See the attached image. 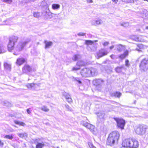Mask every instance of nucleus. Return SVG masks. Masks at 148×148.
Returning <instances> with one entry per match:
<instances>
[{
    "instance_id": "f257e3e1",
    "label": "nucleus",
    "mask_w": 148,
    "mask_h": 148,
    "mask_svg": "<svg viewBox=\"0 0 148 148\" xmlns=\"http://www.w3.org/2000/svg\"><path fill=\"white\" fill-rule=\"evenodd\" d=\"M120 136L119 132L117 131H113L109 134L107 139V145L112 146L117 143Z\"/></svg>"
},
{
    "instance_id": "f03ea898",
    "label": "nucleus",
    "mask_w": 148,
    "mask_h": 148,
    "mask_svg": "<svg viewBox=\"0 0 148 148\" xmlns=\"http://www.w3.org/2000/svg\"><path fill=\"white\" fill-rule=\"evenodd\" d=\"M123 145L128 147L136 148L139 145L138 141L135 139L129 138L125 140L123 142Z\"/></svg>"
},
{
    "instance_id": "7ed1b4c3",
    "label": "nucleus",
    "mask_w": 148,
    "mask_h": 148,
    "mask_svg": "<svg viewBox=\"0 0 148 148\" xmlns=\"http://www.w3.org/2000/svg\"><path fill=\"white\" fill-rule=\"evenodd\" d=\"M18 39L17 36H12L9 38V42L8 45V50L9 51H11L14 49V45Z\"/></svg>"
},
{
    "instance_id": "20e7f679",
    "label": "nucleus",
    "mask_w": 148,
    "mask_h": 148,
    "mask_svg": "<svg viewBox=\"0 0 148 148\" xmlns=\"http://www.w3.org/2000/svg\"><path fill=\"white\" fill-rule=\"evenodd\" d=\"M29 41L30 40H29L23 42H19L15 48L14 50L15 52L14 54L16 55H18V53L23 49Z\"/></svg>"
},
{
    "instance_id": "39448f33",
    "label": "nucleus",
    "mask_w": 148,
    "mask_h": 148,
    "mask_svg": "<svg viewBox=\"0 0 148 148\" xmlns=\"http://www.w3.org/2000/svg\"><path fill=\"white\" fill-rule=\"evenodd\" d=\"M81 124L84 127L89 129L94 134L96 135L97 134L98 131L94 125L84 121H81Z\"/></svg>"
},
{
    "instance_id": "423d86ee",
    "label": "nucleus",
    "mask_w": 148,
    "mask_h": 148,
    "mask_svg": "<svg viewBox=\"0 0 148 148\" xmlns=\"http://www.w3.org/2000/svg\"><path fill=\"white\" fill-rule=\"evenodd\" d=\"M134 130L136 133L138 134L142 135L145 134V129L142 125H139L136 126L134 128Z\"/></svg>"
},
{
    "instance_id": "0eeeda50",
    "label": "nucleus",
    "mask_w": 148,
    "mask_h": 148,
    "mask_svg": "<svg viewBox=\"0 0 148 148\" xmlns=\"http://www.w3.org/2000/svg\"><path fill=\"white\" fill-rule=\"evenodd\" d=\"M140 67V69L144 71H146L148 69V59L145 58L141 61Z\"/></svg>"
},
{
    "instance_id": "6e6552de",
    "label": "nucleus",
    "mask_w": 148,
    "mask_h": 148,
    "mask_svg": "<svg viewBox=\"0 0 148 148\" xmlns=\"http://www.w3.org/2000/svg\"><path fill=\"white\" fill-rule=\"evenodd\" d=\"M115 119L117 123L118 126L121 129H123L125 124V121L121 119Z\"/></svg>"
},
{
    "instance_id": "1a4fd4ad",
    "label": "nucleus",
    "mask_w": 148,
    "mask_h": 148,
    "mask_svg": "<svg viewBox=\"0 0 148 148\" xmlns=\"http://www.w3.org/2000/svg\"><path fill=\"white\" fill-rule=\"evenodd\" d=\"M80 73L82 76L84 77H90L88 68H85L81 70Z\"/></svg>"
},
{
    "instance_id": "9d476101",
    "label": "nucleus",
    "mask_w": 148,
    "mask_h": 148,
    "mask_svg": "<svg viewBox=\"0 0 148 148\" xmlns=\"http://www.w3.org/2000/svg\"><path fill=\"white\" fill-rule=\"evenodd\" d=\"M89 68L90 77L95 76L98 74V72L96 69L93 68Z\"/></svg>"
},
{
    "instance_id": "9b49d317",
    "label": "nucleus",
    "mask_w": 148,
    "mask_h": 148,
    "mask_svg": "<svg viewBox=\"0 0 148 148\" xmlns=\"http://www.w3.org/2000/svg\"><path fill=\"white\" fill-rule=\"evenodd\" d=\"M32 69L30 66L28 65H25L23 68L22 71L23 73H27L30 72Z\"/></svg>"
},
{
    "instance_id": "f8f14e48",
    "label": "nucleus",
    "mask_w": 148,
    "mask_h": 148,
    "mask_svg": "<svg viewBox=\"0 0 148 148\" xmlns=\"http://www.w3.org/2000/svg\"><path fill=\"white\" fill-rule=\"evenodd\" d=\"M108 53L107 51L102 49L97 54V56H96L97 58L99 59L103 56L106 55Z\"/></svg>"
},
{
    "instance_id": "ddd939ff",
    "label": "nucleus",
    "mask_w": 148,
    "mask_h": 148,
    "mask_svg": "<svg viewBox=\"0 0 148 148\" xmlns=\"http://www.w3.org/2000/svg\"><path fill=\"white\" fill-rule=\"evenodd\" d=\"M26 86L29 89H36L37 87H39V85L37 84H28Z\"/></svg>"
},
{
    "instance_id": "4468645a",
    "label": "nucleus",
    "mask_w": 148,
    "mask_h": 148,
    "mask_svg": "<svg viewBox=\"0 0 148 148\" xmlns=\"http://www.w3.org/2000/svg\"><path fill=\"white\" fill-rule=\"evenodd\" d=\"M103 21L100 19H98L96 21H92L91 22L92 25L95 26L101 25Z\"/></svg>"
},
{
    "instance_id": "2eb2a0df",
    "label": "nucleus",
    "mask_w": 148,
    "mask_h": 148,
    "mask_svg": "<svg viewBox=\"0 0 148 148\" xmlns=\"http://www.w3.org/2000/svg\"><path fill=\"white\" fill-rule=\"evenodd\" d=\"M44 43L45 44V49L49 48L53 45L52 42L47 40L45 41Z\"/></svg>"
},
{
    "instance_id": "dca6fc26",
    "label": "nucleus",
    "mask_w": 148,
    "mask_h": 148,
    "mask_svg": "<svg viewBox=\"0 0 148 148\" xmlns=\"http://www.w3.org/2000/svg\"><path fill=\"white\" fill-rule=\"evenodd\" d=\"M137 46L140 49L137 48L136 49L139 51H141L140 49H146L148 51V47L147 46L144 45L142 44H138L137 45Z\"/></svg>"
},
{
    "instance_id": "f3484780",
    "label": "nucleus",
    "mask_w": 148,
    "mask_h": 148,
    "mask_svg": "<svg viewBox=\"0 0 148 148\" xmlns=\"http://www.w3.org/2000/svg\"><path fill=\"white\" fill-rule=\"evenodd\" d=\"M25 62L24 59L23 58L18 59L17 60L16 63L19 65H21L23 64Z\"/></svg>"
},
{
    "instance_id": "a211bd4d",
    "label": "nucleus",
    "mask_w": 148,
    "mask_h": 148,
    "mask_svg": "<svg viewBox=\"0 0 148 148\" xmlns=\"http://www.w3.org/2000/svg\"><path fill=\"white\" fill-rule=\"evenodd\" d=\"M128 54V51H125L123 54L119 56V58L121 59H123L127 56Z\"/></svg>"
},
{
    "instance_id": "6ab92c4d",
    "label": "nucleus",
    "mask_w": 148,
    "mask_h": 148,
    "mask_svg": "<svg viewBox=\"0 0 148 148\" xmlns=\"http://www.w3.org/2000/svg\"><path fill=\"white\" fill-rule=\"evenodd\" d=\"M60 5L58 4H53L52 5V8L54 10H58L60 8Z\"/></svg>"
},
{
    "instance_id": "aec40b11",
    "label": "nucleus",
    "mask_w": 148,
    "mask_h": 148,
    "mask_svg": "<svg viewBox=\"0 0 148 148\" xmlns=\"http://www.w3.org/2000/svg\"><path fill=\"white\" fill-rule=\"evenodd\" d=\"M81 58V56L78 54L74 55L72 58V60L74 61H76L80 59Z\"/></svg>"
},
{
    "instance_id": "412c9836",
    "label": "nucleus",
    "mask_w": 148,
    "mask_h": 148,
    "mask_svg": "<svg viewBox=\"0 0 148 148\" xmlns=\"http://www.w3.org/2000/svg\"><path fill=\"white\" fill-rule=\"evenodd\" d=\"M85 63L82 60L78 61L77 63V65L78 66H84L85 65Z\"/></svg>"
},
{
    "instance_id": "4be33fe9",
    "label": "nucleus",
    "mask_w": 148,
    "mask_h": 148,
    "mask_svg": "<svg viewBox=\"0 0 148 148\" xmlns=\"http://www.w3.org/2000/svg\"><path fill=\"white\" fill-rule=\"evenodd\" d=\"M97 40L92 41L90 40H86L85 43L87 45H92L94 44V43L97 41Z\"/></svg>"
},
{
    "instance_id": "5701e85b",
    "label": "nucleus",
    "mask_w": 148,
    "mask_h": 148,
    "mask_svg": "<svg viewBox=\"0 0 148 148\" xmlns=\"http://www.w3.org/2000/svg\"><path fill=\"white\" fill-rule=\"evenodd\" d=\"M3 138H5L12 140L13 137L12 134L11 135H4Z\"/></svg>"
},
{
    "instance_id": "b1692460",
    "label": "nucleus",
    "mask_w": 148,
    "mask_h": 148,
    "mask_svg": "<svg viewBox=\"0 0 148 148\" xmlns=\"http://www.w3.org/2000/svg\"><path fill=\"white\" fill-rule=\"evenodd\" d=\"M125 47L122 45H119L117 46V49L118 51H121L124 49Z\"/></svg>"
},
{
    "instance_id": "393cba45",
    "label": "nucleus",
    "mask_w": 148,
    "mask_h": 148,
    "mask_svg": "<svg viewBox=\"0 0 148 148\" xmlns=\"http://www.w3.org/2000/svg\"><path fill=\"white\" fill-rule=\"evenodd\" d=\"M14 122L16 124L20 126H25V124L23 122H20L17 121H15Z\"/></svg>"
},
{
    "instance_id": "a878e982",
    "label": "nucleus",
    "mask_w": 148,
    "mask_h": 148,
    "mask_svg": "<svg viewBox=\"0 0 148 148\" xmlns=\"http://www.w3.org/2000/svg\"><path fill=\"white\" fill-rule=\"evenodd\" d=\"M33 15L34 17L38 18L40 16V12H34Z\"/></svg>"
},
{
    "instance_id": "bb28decb",
    "label": "nucleus",
    "mask_w": 148,
    "mask_h": 148,
    "mask_svg": "<svg viewBox=\"0 0 148 148\" xmlns=\"http://www.w3.org/2000/svg\"><path fill=\"white\" fill-rule=\"evenodd\" d=\"M41 109L45 112H47L49 111V109L45 106H42L41 108Z\"/></svg>"
},
{
    "instance_id": "cd10ccee",
    "label": "nucleus",
    "mask_w": 148,
    "mask_h": 148,
    "mask_svg": "<svg viewBox=\"0 0 148 148\" xmlns=\"http://www.w3.org/2000/svg\"><path fill=\"white\" fill-rule=\"evenodd\" d=\"M4 66L5 69L8 70H10L11 68V65L5 62L4 63Z\"/></svg>"
},
{
    "instance_id": "c85d7f7f",
    "label": "nucleus",
    "mask_w": 148,
    "mask_h": 148,
    "mask_svg": "<svg viewBox=\"0 0 148 148\" xmlns=\"http://www.w3.org/2000/svg\"><path fill=\"white\" fill-rule=\"evenodd\" d=\"M44 146V144L43 143H38L36 145V148H42Z\"/></svg>"
},
{
    "instance_id": "c756f323",
    "label": "nucleus",
    "mask_w": 148,
    "mask_h": 148,
    "mask_svg": "<svg viewBox=\"0 0 148 148\" xmlns=\"http://www.w3.org/2000/svg\"><path fill=\"white\" fill-rule=\"evenodd\" d=\"M18 135L21 138H24L27 136V134L26 133L18 134Z\"/></svg>"
},
{
    "instance_id": "7c9ffc66",
    "label": "nucleus",
    "mask_w": 148,
    "mask_h": 148,
    "mask_svg": "<svg viewBox=\"0 0 148 148\" xmlns=\"http://www.w3.org/2000/svg\"><path fill=\"white\" fill-rule=\"evenodd\" d=\"M63 95L65 97L66 99L71 97L70 96L68 93H66L65 92H63Z\"/></svg>"
},
{
    "instance_id": "2f4dec72",
    "label": "nucleus",
    "mask_w": 148,
    "mask_h": 148,
    "mask_svg": "<svg viewBox=\"0 0 148 148\" xmlns=\"http://www.w3.org/2000/svg\"><path fill=\"white\" fill-rule=\"evenodd\" d=\"M122 1L127 3H134L135 0H122Z\"/></svg>"
},
{
    "instance_id": "473e14b6",
    "label": "nucleus",
    "mask_w": 148,
    "mask_h": 148,
    "mask_svg": "<svg viewBox=\"0 0 148 148\" xmlns=\"http://www.w3.org/2000/svg\"><path fill=\"white\" fill-rule=\"evenodd\" d=\"M122 68V67H117L115 69V71L117 72L120 73L121 71Z\"/></svg>"
},
{
    "instance_id": "72a5a7b5",
    "label": "nucleus",
    "mask_w": 148,
    "mask_h": 148,
    "mask_svg": "<svg viewBox=\"0 0 148 148\" xmlns=\"http://www.w3.org/2000/svg\"><path fill=\"white\" fill-rule=\"evenodd\" d=\"M97 116L100 118H103L104 116V114L101 112H99L97 114Z\"/></svg>"
},
{
    "instance_id": "f704fd0d",
    "label": "nucleus",
    "mask_w": 148,
    "mask_h": 148,
    "mask_svg": "<svg viewBox=\"0 0 148 148\" xmlns=\"http://www.w3.org/2000/svg\"><path fill=\"white\" fill-rule=\"evenodd\" d=\"M77 67H73L72 69V71H76L78 70H79L80 69V67L79 66H78L77 65Z\"/></svg>"
},
{
    "instance_id": "c9c22d12",
    "label": "nucleus",
    "mask_w": 148,
    "mask_h": 148,
    "mask_svg": "<svg viewBox=\"0 0 148 148\" xmlns=\"http://www.w3.org/2000/svg\"><path fill=\"white\" fill-rule=\"evenodd\" d=\"M121 95V94L119 92H116L114 93V96L117 97H119Z\"/></svg>"
},
{
    "instance_id": "e433bc0d",
    "label": "nucleus",
    "mask_w": 148,
    "mask_h": 148,
    "mask_svg": "<svg viewBox=\"0 0 148 148\" xmlns=\"http://www.w3.org/2000/svg\"><path fill=\"white\" fill-rule=\"evenodd\" d=\"M74 81H76L77 82V83L78 84H81V83H82L81 82L80 80H79L78 79V78H74Z\"/></svg>"
},
{
    "instance_id": "4c0bfd02",
    "label": "nucleus",
    "mask_w": 148,
    "mask_h": 148,
    "mask_svg": "<svg viewBox=\"0 0 148 148\" xmlns=\"http://www.w3.org/2000/svg\"><path fill=\"white\" fill-rule=\"evenodd\" d=\"M5 52L4 48L0 46V53H3Z\"/></svg>"
},
{
    "instance_id": "58836bf2",
    "label": "nucleus",
    "mask_w": 148,
    "mask_h": 148,
    "mask_svg": "<svg viewBox=\"0 0 148 148\" xmlns=\"http://www.w3.org/2000/svg\"><path fill=\"white\" fill-rule=\"evenodd\" d=\"M88 145L90 148H96L95 147L93 146L92 144L91 143H89Z\"/></svg>"
},
{
    "instance_id": "ea45409f",
    "label": "nucleus",
    "mask_w": 148,
    "mask_h": 148,
    "mask_svg": "<svg viewBox=\"0 0 148 148\" xmlns=\"http://www.w3.org/2000/svg\"><path fill=\"white\" fill-rule=\"evenodd\" d=\"M3 1L8 3H11L12 2V0H3Z\"/></svg>"
},
{
    "instance_id": "a19ab883",
    "label": "nucleus",
    "mask_w": 148,
    "mask_h": 148,
    "mask_svg": "<svg viewBox=\"0 0 148 148\" xmlns=\"http://www.w3.org/2000/svg\"><path fill=\"white\" fill-rule=\"evenodd\" d=\"M125 65L127 67H129L130 65L129 63V62L128 60H126L125 62Z\"/></svg>"
},
{
    "instance_id": "79ce46f5",
    "label": "nucleus",
    "mask_w": 148,
    "mask_h": 148,
    "mask_svg": "<svg viewBox=\"0 0 148 148\" xmlns=\"http://www.w3.org/2000/svg\"><path fill=\"white\" fill-rule=\"evenodd\" d=\"M9 20L8 19L7 20H5L4 22L2 24L3 25H7L9 24Z\"/></svg>"
},
{
    "instance_id": "37998d69",
    "label": "nucleus",
    "mask_w": 148,
    "mask_h": 148,
    "mask_svg": "<svg viewBox=\"0 0 148 148\" xmlns=\"http://www.w3.org/2000/svg\"><path fill=\"white\" fill-rule=\"evenodd\" d=\"M85 35V34L83 32H79L77 34V35L79 36H83Z\"/></svg>"
},
{
    "instance_id": "c03bdc74",
    "label": "nucleus",
    "mask_w": 148,
    "mask_h": 148,
    "mask_svg": "<svg viewBox=\"0 0 148 148\" xmlns=\"http://www.w3.org/2000/svg\"><path fill=\"white\" fill-rule=\"evenodd\" d=\"M134 39L135 40H136V41H140V42H143L144 41V40H139V38L138 37H136Z\"/></svg>"
},
{
    "instance_id": "a18cd8bd",
    "label": "nucleus",
    "mask_w": 148,
    "mask_h": 148,
    "mask_svg": "<svg viewBox=\"0 0 148 148\" xmlns=\"http://www.w3.org/2000/svg\"><path fill=\"white\" fill-rule=\"evenodd\" d=\"M66 100L69 103H71L72 102V99L71 97L67 99Z\"/></svg>"
},
{
    "instance_id": "49530a36",
    "label": "nucleus",
    "mask_w": 148,
    "mask_h": 148,
    "mask_svg": "<svg viewBox=\"0 0 148 148\" xmlns=\"http://www.w3.org/2000/svg\"><path fill=\"white\" fill-rule=\"evenodd\" d=\"M122 25L125 27H126L129 25V23H124L123 24H122Z\"/></svg>"
},
{
    "instance_id": "de8ad7c7",
    "label": "nucleus",
    "mask_w": 148,
    "mask_h": 148,
    "mask_svg": "<svg viewBox=\"0 0 148 148\" xmlns=\"http://www.w3.org/2000/svg\"><path fill=\"white\" fill-rule=\"evenodd\" d=\"M94 82H102V81L100 79H98L95 80Z\"/></svg>"
},
{
    "instance_id": "09e8293b",
    "label": "nucleus",
    "mask_w": 148,
    "mask_h": 148,
    "mask_svg": "<svg viewBox=\"0 0 148 148\" xmlns=\"http://www.w3.org/2000/svg\"><path fill=\"white\" fill-rule=\"evenodd\" d=\"M109 44V42H104L103 45L104 46H107Z\"/></svg>"
},
{
    "instance_id": "8fccbe9b",
    "label": "nucleus",
    "mask_w": 148,
    "mask_h": 148,
    "mask_svg": "<svg viewBox=\"0 0 148 148\" xmlns=\"http://www.w3.org/2000/svg\"><path fill=\"white\" fill-rule=\"evenodd\" d=\"M3 145V143L0 140V147H2Z\"/></svg>"
},
{
    "instance_id": "3c124183",
    "label": "nucleus",
    "mask_w": 148,
    "mask_h": 148,
    "mask_svg": "<svg viewBox=\"0 0 148 148\" xmlns=\"http://www.w3.org/2000/svg\"><path fill=\"white\" fill-rule=\"evenodd\" d=\"M65 107L68 110H70V107L68 105H65Z\"/></svg>"
},
{
    "instance_id": "603ef678",
    "label": "nucleus",
    "mask_w": 148,
    "mask_h": 148,
    "mask_svg": "<svg viewBox=\"0 0 148 148\" xmlns=\"http://www.w3.org/2000/svg\"><path fill=\"white\" fill-rule=\"evenodd\" d=\"M122 146L121 148H129L127 146L123 145V143H122Z\"/></svg>"
},
{
    "instance_id": "864d4df0",
    "label": "nucleus",
    "mask_w": 148,
    "mask_h": 148,
    "mask_svg": "<svg viewBox=\"0 0 148 148\" xmlns=\"http://www.w3.org/2000/svg\"><path fill=\"white\" fill-rule=\"evenodd\" d=\"M27 112L28 114H30L31 113V111L30 110V109H27Z\"/></svg>"
},
{
    "instance_id": "5fc2aeb1",
    "label": "nucleus",
    "mask_w": 148,
    "mask_h": 148,
    "mask_svg": "<svg viewBox=\"0 0 148 148\" xmlns=\"http://www.w3.org/2000/svg\"><path fill=\"white\" fill-rule=\"evenodd\" d=\"M110 57L112 58V59H114L115 58V56L114 55H111L110 56Z\"/></svg>"
},
{
    "instance_id": "6e6d98bb",
    "label": "nucleus",
    "mask_w": 148,
    "mask_h": 148,
    "mask_svg": "<svg viewBox=\"0 0 148 148\" xmlns=\"http://www.w3.org/2000/svg\"><path fill=\"white\" fill-rule=\"evenodd\" d=\"M112 1L115 3H116L118 2V0H112Z\"/></svg>"
},
{
    "instance_id": "4d7b16f0",
    "label": "nucleus",
    "mask_w": 148,
    "mask_h": 148,
    "mask_svg": "<svg viewBox=\"0 0 148 148\" xmlns=\"http://www.w3.org/2000/svg\"><path fill=\"white\" fill-rule=\"evenodd\" d=\"M87 1L88 3H92V0H87Z\"/></svg>"
},
{
    "instance_id": "13d9d810",
    "label": "nucleus",
    "mask_w": 148,
    "mask_h": 148,
    "mask_svg": "<svg viewBox=\"0 0 148 148\" xmlns=\"http://www.w3.org/2000/svg\"><path fill=\"white\" fill-rule=\"evenodd\" d=\"M114 47V46H111V47H110V49H112Z\"/></svg>"
},
{
    "instance_id": "bf43d9fd",
    "label": "nucleus",
    "mask_w": 148,
    "mask_h": 148,
    "mask_svg": "<svg viewBox=\"0 0 148 148\" xmlns=\"http://www.w3.org/2000/svg\"><path fill=\"white\" fill-rule=\"evenodd\" d=\"M49 16H50V18H52V14L51 13L49 15Z\"/></svg>"
},
{
    "instance_id": "052dcab7",
    "label": "nucleus",
    "mask_w": 148,
    "mask_h": 148,
    "mask_svg": "<svg viewBox=\"0 0 148 148\" xmlns=\"http://www.w3.org/2000/svg\"><path fill=\"white\" fill-rule=\"evenodd\" d=\"M145 29L148 30V26H146L145 27Z\"/></svg>"
},
{
    "instance_id": "680f3d73",
    "label": "nucleus",
    "mask_w": 148,
    "mask_h": 148,
    "mask_svg": "<svg viewBox=\"0 0 148 148\" xmlns=\"http://www.w3.org/2000/svg\"><path fill=\"white\" fill-rule=\"evenodd\" d=\"M144 1H146L148 2V0H143Z\"/></svg>"
}]
</instances>
